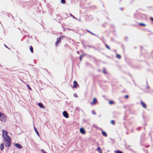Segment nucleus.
I'll use <instances>...</instances> for the list:
<instances>
[{
    "label": "nucleus",
    "mask_w": 153,
    "mask_h": 153,
    "mask_svg": "<svg viewBox=\"0 0 153 153\" xmlns=\"http://www.w3.org/2000/svg\"><path fill=\"white\" fill-rule=\"evenodd\" d=\"M115 153H123V152L119 150H117L115 152Z\"/></svg>",
    "instance_id": "obj_21"
},
{
    "label": "nucleus",
    "mask_w": 153,
    "mask_h": 153,
    "mask_svg": "<svg viewBox=\"0 0 153 153\" xmlns=\"http://www.w3.org/2000/svg\"><path fill=\"white\" fill-rule=\"evenodd\" d=\"M102 134L104 137H106L107 136V133L104 131H102Z\"/></svg>",
    "instance_id": "obj_14"
},
{
    "label": "nucleus",
    "mask_w": 153,
    "mask_h": 153,
    "mask_svg": "<svg viewBox=\"0 0 153 153\" xmlns=\"http://www.w3.org/2000/svg\"><path fill=\"white\" fill-rule=\"evenodd\" d=\"M30 49L31 51V52L32 53H33V48L32 46H30Z\"/></svg>",
    "instance_id": "obj_18"
},
{
    "label": "nucleus",
    "mask_w": 153,
    "mask_h": 153,
    "mask_svg": "<svg viewBox=\"0 0 153 153\" xmlns=\"http://www.w3.org/2000/svg\"><path fill=\"white\" fill-rule=\"evenodd\" d=\"M129 97V96L128 95H126L125 96V97L126 99H127Z\"/></svg>",
    "instance_id": "obj_28"
},
{
    "label": "nucleus",
    "mask_w": 153,
    "mask_h": 153,
    "mask_svg": "<svg viewBox=\"0 0 153 153\" xmlns=\"http://www.w3.org/2000/svg\"><path fill=\"white\" fill-rule=\"evenodd\" d=\"M27 87H28L29 90H31V88L30 87V86H29V85H27Z\"/></svg>",
    "instance_id": "obj_29"
},
{
    "label": "nucleus",
    "mask_w": 153,
    "mask_h": 153,
    "mask_svg": "<svg viewBox=\"0 0 153 153\" xmlns=\"http://www.w3.org/2000/svg\"><path fill=\"white\" fill-rule=\"evenodd\" d=\"M139 25L141 26H146V24L143 23H139Z\"/></svg>",
    "instance_id": "obj_19"
},
{
    "label": "nucleus",
    "mask_w": 153,
    "mask_h": 153,
    "mask_svg": "<svg viewBox=\"0 0 153 153\" xmlns=\"http://www.w3.org/2000/svg\"><path fill=\"white\" fill-rule=\"evenodd\" d=\"M103 72H104V73H105V71H103Z\"/></svg>",
    "instance_id": "obj_33"
},
{
    "label": "nucleus",
    "mask_w": 153,
    "mask_h": 153,
    "mask_svg": "<svg viewBox=\"0 0 153 153\" xmlns=\"http://www.w3.org/2000/svg\"><path fill=\"white\" fill-rule=\"evenodd\" d=\"M92 113L93 114H94V115H95L96 114V112H95V111H92Z\"/></svg>",
    "instance_id": "obj_27"
},
{
    "label": "nucleus",
    "mask_w": 153,
    "mask_h": 153,
    "mask_svg": "<svg viewBox=\"0 0 153 153\" xmlns=\"http://www.w3.org/2000/svg\"><path fill=\"white\" fill-rule=\"evenodd\" d=\"M97 102V100L96 98H93V101L92 102H91V105H93V104L95 105L96 103Z\"/></svg>",
    "instance_id": "obj_7"
},
{
    "label": "nucleus",
    "mask_w": 153,
    "mask_h": 153,
    "mask_svg": "<svg viewBox=\"0 0 153 153\" xmlns=\"http://www.w3.org/2000/svg\"><path fill=\"white\" fill-rule=\"evenodd\" d=\"M41 151L43 153H47L44 149H42Z\"/></svg>",
    "instance_id": "obj_26"
},
{
    "label": "nucleus",
    "mask_w": 153,
    "mask_h": 153,
    "mask_svg": "<svg viewBox=\"0 0 153 153\" xmlns=\"http://www.w3.org/2000/svg\"><path fill=\"white\" fill-rule=\"evenodd\" d=\"M61 2L63 4H64L65 3V0H61Z\"/></svg>",
    "instance_id": "obj_25"
},
{
    "label": "nucleus",
    "mask_w": 153,
    "mask_h": 153,
    "mask_svg": "<svg viewBox=\"0 0 153 153\" xmlns=\"http://www.w3.org/2000/svg\"><path fill=\"white\" fill-rule=\"evenodd\" d=\"M85 55H86L85 54H83L81 55L80 56H79L80 61H81L82 60V58L83 57H84Z\"/></svg>",
    "instance_id": "obj_12"
},
{
    "label": "nucleus",
    "mask_w": 153,
    "mask_h": 153,
    "mask_svg": "<svg viewBox=\"0 0 153 153\" xmlns=\"http://www.w3.org/2000/svg\"><path fill=\"white\" fill-rule=\"evenodd\" d=\"M38 105H39V106L40 108H45V106H43L42 104L41 103H39Z\"/></svg>",
    "instance_id": "obj_11"
},
{
    "label": "nucleus",
    "mask_w": 153,
    "mask_h": 153,
    "mask_svg": "<svg viewBox=\"0 0 153 153\" xmlns=\"http://www.w3.org/2000/svg\"><path fill=\"white\" fill-rule=\"evenodd\" d=\"M103 72H104V73H105V71H103Z\"/></svg>",
    "instance_id": "obj_32"
},
{
    "label": "nucleus",
    "mask_w": 153,
    "mask_h": 153,
    "mask_svg": "<svg viewBox=\"0 0 153 153\" xmlns=\"http://www.w3.org/2000/svg\"><path fill=\"white\" fill-rule=\"evenodd\" d=\"M4 148V144L3 143H2L1 145L0 148L1 150H2Z\"/></svg>",
    "instance_id": "obj_16"
},
{
    "label": "nucleus",
    "mask_w": 153,
    "mask_h": 153,
    "mask_svg": "<svg viewBox=\"0 0 153 153\" xmlns=\"http://www.w3.org/2000/svg\"><path fill=\"white\" fill-rule=\"evenodd\" d=\"M6 120L5 115L0 112V120L2 121L5 122Z\"/></svg>",
    "instance_id": "obj_3"
},
{
    "label": "nucleus",
    "mask_w": 153,
    "mask_h": 153,
    "mask_svg": "<svg viewBox=\"0 0 153 153\" xmlns=\"http://www.w3.org/2000/svg\"><path fill=\"white\" fill-rule=\"evenodd\" d=\"M97 150L100 153H102V150L100 147H98L97 149Z\"/></svg>",
    "instance_id": "obj_15"
},
{
    "label": "nucleus",
    "mask_w": 153,
    "mask_h": 153,
    "mask_svg": "<svg viewBox=\"0 0 153 153\" xmlns=\"http://www.w3.org/2000/svg\"><path fill=\"white\" fill-rule=\"evenodd\" d=\"M87 31L90 33L92 35H95V34L94 33H93L92 32H91V31H90L89 30H87Z\"/></svg>",
    "instance_id": "obj_20"
},
{
    "label": "nucleus",
    "mask_w": 153,
    "mask_h": 153,
    "mask_svg": "<svg viewBox=\"0 0 153 153\" xmlns=\"http://www.w3.org/2000/svg\"><path fill=\"white\" fill-rule=\"evenodd\" d=\"M116 57L117 58H118L119 59H120L121 58V56L120 55L117 54H116Z\"/></svg>",
    "instance_id": "obj_17"
},
{
    "label": "nucleus",
    "mask_w": 153,
    "mask_h": 153,
    "mask_svg": "<svg viewBox=\"0 0 153 153\" xmlns=\"http://www.w3.org/2000/svg\"><path fill=\"white\" fill-rule=\"evenodd\" d=\"M4 46L7 48H8V47L5 45H4Z\"/></svg>",
    "instance_id": "obj_31"
},
{
    "label": "nucleus",
    "mask_w": 153,
    "mask_h": 153,
    "mask_svg": "<svg viewBox=\"0 0 153 153\" xmlns=\"http://www.w3.org/2000/svg\"><path fill=\"white\" fill-rule=\"evenodd\" d=\"M63 116L66 118H68L69 117L68 113L65 111H64L63 112Z\"/></svg>",
    "instance_id": "obj_6"
},
{
    "label": "nucleus",
    "mask_w": 153,
    "mask_h": 153,
    "mask_svg": "<svg viewBox=\"0 0 153 153\" xmlns=\"http://www.w3.org/2000/svg\"><path fill=\"white\" fill-rule=\"evenodd\" d=\"M15 146L18 148H22V146L20 144L18 143H15Z\"/></svg>",
    "instance_id": "obj_8"
},
{
    "label": "nucleus",
    "mask_w": 153,
    "mask_h": 153,
    "mask_svg": "<svg viewBox=\"0 0 153 153\" xmlns=\"http://www.w3.org/2000/svg\"><path fill=\"white\" fill-rule=\"evenodd\" d=\"M2 136L4 139L11 138L8 135V132L5 130H2Z\"/></svg>",
    "instance_id": "obj_2"
},
{
    "label": "nucleus",
    "mask_w": 153,
    "mask_h": 153,
    "mask_svg": "<svg viewBox=\"0 0 153 153\" xmlns=\"http://www.w3.org/2000/svg\"><path fill=\"white\" fill-rule=\"evenodd\" d=\"M34 131L36 132V133L37 134V135L39 136V132H38L37 128L35 127H34Z\"/></svg>",
    "instance_id": "obj_13"
},
{
    "label": "nucleus",
    "mask_w": 153,
    "mask_h": 153,
    "mask_svg": "<svg viewBox=\"0 0 153 153\" xmlns=\"http://www.w3.org/2000/svg\"><path fill=\"white\" fill-rule=\"evenodd\" d=\"M80 131L83 134H84L85 133V130L83 128H81L80 129Z\"/></svg>",
    "instance_id": "obj_9"
},
{
    "label": "nucleus",
    "mask_w": 153,
    "mask_h": 153,
    "mask_svg": "<svg viewBox=\"0 0 153 153\" xmlns=\"http://www.w3.org/2000/svg\"><path fill=\"white\" fill-rule=\"evenodd\" d=\"M150 19L151 20H152V21H153V18L151 17L150 18Z\"/></svg>",
    "instance_id": "obj_30"
},
{
    "label": "nucleus",
    "mask_w": 153,
    "mask_h": 153,
    "mask_svg": "<svg viewBox=\"0 0 153 153\" xmlns=\"http://www.w3.org/2000/svg\"><path fill=\"white\" fill-rule=\"evenodd\" d=\"M5 140L4 142H5V145L6 147H10L11 146V138H9L7 139H4Z\"/></svg>",
    "instance_id": "obj_1"
},
{
    "label": "nucleus",
    "mask_w": 153,
    "mask_h": 153,
    "mask_svg": "<svg viewBox=\"0 0 153 153\" xmlns=\"http://www.w3.org/2000/svg\"><path fill=\"white\" fill-rule=\"evenodd\" d=\"M109 103L110 104H113L114 103V102L112 100H110L109 101Z\"/></svg>",
    "instance_id": "obj_22"
},
{
    "label": "nucleus",
    "mask_w": 153,
    "mask_h": 153,
    "mask_svg": "<svg viewBox=\"0 0 153 153\" xmlns=\"http://www.w3.org/2000/svg\"><path fill=\"white\" fill-rule=\"evenodd\" d=\"M105 46H106V47L109 50H110L111 49L110 48V47L108 45L106 44H105Z\"/></svg>",
    "instance_id": "obj_24"
},
{
    "label": "nucleus",
    "mask_w": 153,
    "mask_h": 153,
    "mask_svg": "<svg viewBox=\"0 0 153 153\" xmlns=\"http://www.w3.org/2000/svg\"><path fill=\"white\" fill-rule=\"evenodd\" d=\"M141 104L142 106L145 108H146V104L142 101H141Z\"/></svg>",
    "instance_id": "obj_10"
},
{
    "label": "nucleus",
    "mask_w": 153,
    "mask_h": 153,
    "mask_svg": "<svg viewBox=\"0 0 153 153\" xmlns=\"http://www.w3.org/2000/svg\"><path fill=\"white\" fill-rule=\"evenodd\" d=\"M79 86V85L76 81H74L73 82V88H76Z\"/></svg>",
    "instance_id": "obj_5"
},
{
    "label": "nucleus",
    "mask_w": 153,
    "mask_h": 153,
    "mask_svg": "<svg viewBox=\"0 0 153 153\" xmlns=\"http://www.w3.org/2000/svg\"><path fill=\"white\" fill-rule=\"evenodd\" d=\"M64 36L62 35L60 36L59 38H57L56 40V46H57L58 45V44L59 43L61 42V40L64 37Z\"/></svg>",
    "instance_id": "obj_4"
},
{
    "label": "nucleus",
    "mask_w": 153,
    "mask_h": 153,
    "mask_svg": "<svg viewBox=\"0 0 153 153\" xmlns=\"http://www.w3.org/2000/svg\"><path fill=\"white\" fill-rule=\"evenodd\" d=\"M111 123L113 125H114L115 124V121L114 120H112L111 121Z\"/></svg>",
    "instance_id": "obj_23"
}]
</instances>
